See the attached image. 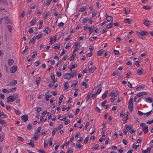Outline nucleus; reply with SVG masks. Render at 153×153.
I'll use <instances>...</instances> for the list:
<instances>
[{
    "instance_id": "1",
    "label": "nucleus",
    "mask_w": 153,
    "mask_h": 153,
    "mask_svg": "<svg viewBox=\"0 0 153 153\" xmlns=\"http://www.w3.org/2000/svg\"><path fill=\"white\" fill-rule=\"evenodd\" d=\"M18 97V94H14L9 96L7 98V102H12L16 100Z\"/></svg>"
},
{
    "instance_id": "2",
    "label": "nucleus",
    "mask_w": 153,
    "mask_h": 153,
    "mask_svg": "<svg viewBox=\"0 0 153 153\" xmlns=\"http://www.w3.org/2000/svg\"><path fill=\"white\" fill-rule=\"evenodd\" d=\"M133 100V98H131L129 100L128 102V108L131 112H132L133 110V104L132 103Z\"/></svg>"
},
{
    "instance_id": "3",
    "label": "nucleus",
    "mask_w": 153,
    "mask_h": 153,
    "mask_svg": "<svg viewBox=\"0 0 153 153\" xmlns=\"http://www.w3.org/2000/svg\"><path fill=\"white\" fill-rule=\"evenodd\" d=\"M136 33L138 36L140 37H141L143 36L146 35L147 34V32L145 30H142L140 32L137 31H136Z\"/></svg>"
},
{
    "instance_id": "4",
    "label": "nucleus",
    "mask_w": 153,
    "mask_h": 153,
    "mask_svg": "<svg viewBox=\"0 0 153 153\" xmlns=\"http://www.w3.org/2000/svg\"><path fill=\"white\" fill-rule=\"evenodd\" d=\"M143 21V24L147 27H149V26L151 25L150 22L149 20L145 19Z\"/></svg>"
},
{
    "instance_id": "5",
    "label": "nucleus",
    "mask_w": 153,
    "mask_h": 153,
    "mask_svg": "<svg viewBox=\"0 0 153 153\" xmlns=\"http://www.w3.org/2000/svg\"><path fill=\"white\" fill-rule=\"evenodd\" d=\"M105 17H106V19L108 22H113V18L112 16H108L107 15H106Z\"/></svg>"
},
{
    "instance_id": "6",
    "label": "nucleus",
    "mask_w": 153,
    "mask_h": 153,
    "mask_svg": "<svg viewBox=\"0 0 153 153\" xmlns=\"http://www.w3.org/2000/svg\"><path fill=\"white\" fill-rule=\"evenodd\" d=\"M28 119V116L27 115H23L22 116L21 119L23 122H26Z\"/></svg>"
},
{
    "instance_id": "7",
    "label": "nucleus",
    "mask_w": 153,
    "mask_h": 153,
    "mask_svg": "<svg viewBox=\"0 0 153 153\" xmlns=\"http://www.w3.org/2000/svg\"><path fill=\"white\" fill-rule=\"evenodd\" d=\"M17 82V81L16 80H14L12 81V82H10L7 85V86H11L12 85H16Z\"/></svg>"
},
{
    "instance_id": "8",
    "label": "nucleus",
    "mask_w": 153,
    "mask_h": 153,
    "mask_svg": "<svg viewBox=\"0 0 153 153\" xmlns=\"http://www.w3.org/2000/svg\"><path fill=\"white\" fill-rule=\"evenodd\" d=\"M17 70V67L16 66H13L11 69L10 72L11 73H15Z\"/></svg>"
},
{
    "instance_id": "9",
    "label": "nucleus",
    "mask_w": 153,
    "mask_h": 153,
    "mask_svg": "<svg viewBox=\"0 0 153 153\" xmlns=\"http://www.w3.org/2000/svg\"><path fill=\"white\" fill-rule=\"evenodd\" d=\"M63 77L65 79H70L71 78L69 73L65 74L63 76Z\"/></svg>"
},
{
    "instance_id": "10",
    "label": "nucleus",
    "mask_w": 153,
    "mask_h": 153,
    "mask_svg": "<svg viewBox=\"0 0 153 153\" xmlns=\"http://www.w3.org/2000/svg\"><path fill=\"white\" fill-rule=\"evenodd\" d=\"M144 134H146L148 131V126H145L142 128Z\"/></svg>"
},
{
    "instance_id": "11",
    "label": "nucleus",
    "mask_w": 153,
    "mask_h": 153,
    "mask_svg": "<svg viewBox=\"0 0 153 153\" xmlns=\"http://www.w3.org/2000/svg\"><path fill=\"white\" fill-rule=\"evenodd\" d=\"M89 69V71L90 73H93L94 72V70L96 69V67H94L93 68H90L89 66L88 67Z\"/></svg>"
},
{
    "instance_id": "12",
    "label": "nucleus",
    "mask_w": 153,
    "mask_h": 153,
    "mask_svg": "<svg viewBox=\"0 0 153 153\" xmlns=\"http://www.w3.org/2000/svg\"><path fill=\"white\" fill-rule=\"evenodd\" d=\"M76 71H74V72H71L70 74V76L71 78L74 77L76 75Z\"/></svg>"
},
{
    "instance_id": "13",
    "label": "nucleus",
    "mask_w": 153,
    "mask_h": 153,
    "mask_svg": "<svg viewBox=\"0 0 153 153\" xmlns=\"http://www.w3.org/2000/svg\"><path fill=\"white\" fill-rule=\"evenodd\" d=\"M8 65H11L13 63L14 61L13 59H8Z\"/></svg>"
},
{
    "instance_id": "14",
    "label": "nucleus",
    "mask_w": 153,
    "mask_h": 153,
    "mask_svg": "<svg viewBox=\"0 0 153 153\" xmlns=\"http://www.w3.org/2000/svg\"><path fill=\"white\" fill-rule=\"evenodd\" d=\"M4 19L5 20V22L6 24L11 23V22L8 19L7 16H5L4 18Z\"/></svg>"
},
{
    "instance_id": "15",
    "label": "nucleus",
    "mask_w": 153,
    "mask_h": 153,
    "mask_svg": "<svg viewBox=\"0 0 153 153\" xmlns=\"http://www.w3.org/2000/svg\"><path fill=\"white\" fill-rule=\"evenodd\" d=\"M88 29H89V33L90 35L91 33L93 31L94 27L93 26H92L90 27H88Z\"/></svg>"
},
{
    "instance_id": "16",
    "label": "nucleus",
    "mask_w": 153,
    "mask_h": 153,
    "mask_svg": "<svg viewBox=\"0 0 153 153\" xmlns=\"http://www.w3.org/2000/svg\"><path fill=\"white\" fill-rule=\"evenodd\" d=\"M124 10L125 11V14H127L129 13L130 12V10L128 8L126 7H125L124 8Z\"/></svg>"
},
{
    "instance_id": "17",
    "label": "nucleus",
    "mask_w": 153,
    "mask_h": 153,
    "mask_svg": "<svg viewBox=\"0 0 153 153\" xmlns=\"http://www.w3.org/2000/svg\"><path fill=\"white\" fill-rule=\"evenodd\" d=\"M151 150V149L150 147H148L146 150H143L142 151L143 153H147L148 152H150Z\"/></svg>"
},
{
    "instance_id": "18",
    "label": "nucleus",
    "mask_w": 153,
    "mask_h": 153,
    "mask_svg": "<svg viewBox=\"0 0 153 153\" xmlns=\"http://www.w3.org/2000/svg\"><path fill=\"white\" fill-rule=\"evenodd\" d=\"M124 22L126 23L130 24H131V19L129 18L125 19L124 20Z\"/></svg>"
},
{
    "instance_id": "19",
    "label": "nucleus",
    "mask_w": 153,
    "mask_h": 153,
    "mask_svg": "<svg viewBox=\"0 0 153 153\" xmlns=\"http://www.w3.org/2000/svg\"><path fill=\"white\" fill-rule=\"evenodd\" d=\"M113 23L112 22H111V23H109L106 26V28L108 29H109L110 28H111L113 26Z\"/></svg>"
},
{
    "instance_id": "20",
    "label": "nucleus",
    "mask_w": 153,
    "mask_h": 153,
    "mask_svg": "<svg viewBox=\"0 0 153 153\" xmlns=\"http://www.w3.org/2000/svg\"><path fill=\"white\" fill-rule=\"evenodd\" d=\"M105 51L104 50H101L100 51H98L97 52V54L99 56H100Z\"/></svg>"
},
{
    "instance_id": "21",
    "label": "nucleus",
    "mask_w": 153,
    "mask_h": 153,
    "mask_svg": "<svg viewBox=\"0 0 153 153\" xmlns=\"http://www.w3.org/2000/svg\"><path fill=\"white\" fill-rule=\"evenodd\" d=\"M125 127L126 128V129H128V131L131 129L132 127V125L131 124L127 126L126 125L125 126Z\"/></svg>"
},
{
    "instance_id": "22",
    "label": "nucleus",
    "mask_w": 153,
    "mask_h": 153,
    "mask_svg": "<svg viewBox=\"0 0 153 153\" xmlns=\"http://www.w3.org/2000/svg\"><path fill=\"white\" fill-rule=\"evenodd\" d=\"M36 22V19L34 18L30 22V24L31 25H33Z\"/></svg>"
},
{
    "instance_id": "23",
    "label": "nucleus",
    "mask_w": 153,
    "mask_h": 153,
    "mask_svg": "<svg viewBox=\"0 0 153 153\" xmlns=\"http://www.w3.org/2000/svg\"><path fill=\"white\" fill-rule=\"evenodd\" d=\"M1 134V135H0V140L1 142L2 141L4 140L5 136L4 134Z\"/></svg>"
},
{
    "instance_id": "24",
    "label": "nucleus",
    "mask_w": 153,
    "mask_h": 153,
    "mask_svg": "<svg viewBox=\"0 0 153 153\" xmlns=\"http://www.w3.org/2000/svg\"><path fill=\"white\" fill-rule=\"evenodd\" d=\"M152 99L150 97H148L145 99V101L146 102H151L153 101V100H152Z\"/></svg>"
},
{
    "instance_id": "25",
    "label": "nucleus",
    "mask_w": 153,
    "mask_h": 153,
    "mask_svg": "<svg viewBox=\"0 0 153 153\" xmlns=\"http://www.w3.org/2000/svg\"><path fill=\"white\" fill-rule=\"evenodd\" d=\"M144 69L143 68H141L140 70H138L137 72V74L140 75L143 71Z\"/></svg>"
},
{
    "instance_id": "26",
    "label": "nucleus",
    "mask_w": 153,
    "mask_h": 153,
    "mask_svg": "<svg viewBox=\"0 0 153 153\" xmlns=\"http://www.w3.org/2000/svg\"><path fill=\"white\" fill-rule=\"evenodd\" d=\"M0 3L1 4H6L7 5H8V2L7 1V0H0Z\"/></svg>"
},
{
    "instance_id": "27",
    "label": "nucleus",
    "mask_w": 153,
    "mask_h": 153,
    "mask_svg": "<svg viewBox=\"0 0 153 153\" xmlns=\"http://www.w3.org/2000/svg\"><path fill=\"white\" fill-rule=\"evenodd\" d=\"M76 54L75 53H73L72 55L71 56L70 58V60L73 61L74 60V59L76 56Z\"/></svg>"
},
{
    "instance_id": "28",
    "label": "nucleus",
    "mask_w": 153,
    "mask_h": 153,
    "mask_svg": "<svg viewBox=\"0 0 153 153\" xmlns=\"http://www.w3.org/2000/svg\"><path fill=\"white\" fill-rule=\"evenodd\" d=\"M52 0H48L44 2V4L46 5H49L50 4Z\"/></svg>"
},
{
    "instance_id": "29",
    "label": "nucleus",
    "mask_w": 153,
    "mask_h": 153,
    "mask_svg": "<svg viewBox=\"0 0 153 153\" xmlns=\"http://www.w3.org/2000/svg\"><path fill=\"white\" fill-rule=\"evenodd\" d=\"M40 77H37L36 79V84L37 85H38V84H39V82H40Z\"/></svg>"
},
{
    "instance_id": "30",
    "label": "nucleus",
    "mask_w": 153,
    "mask_h": 153,
    "mask_svg": "<svg viewBox=\"0 0 153 153\" xmlns=\"http://www.w3.org/2000/svg\"><path fill=\"white\" fill-rule=\"evenodd\" d=\"M86 7L84 6H82L80 9L79 11L80 12H83L86 9Z\"/></svg>"
},
{
    "instance_id": "31",
    "label": "nucleus",
    "mask_w": 153,
    "mask_h": 153,
    "mask_svg": "<svg viewBox=\"0 0 153 153\" xmlns=\"http://www.w3.org/2000/svg\"><path fill=\"white\" fill-rule=\"evenodd\" d=\"M2 91L4 93H10V91L9 90H8L6 89H4L2 90Z\"/></svg>"
},
{
    "instance_id": "32",
    "label": "nucleus",
    "mask_w": 153,
    "mask_h": 153,
    "mask_svg": "<svg viewBox=\"0 0 153 153\" xmlns=\"http://www.w3.org/2000/svg\"><path fill=\"white\" fill-rule=\"evenodd\" d=\"M43 32H45L47 34H48L51 31L49 29V28L48 27L46 28L45 30L43 31Z\"/></svg>"
},
{
    "instance_id": "33",
    "label": "nucleus",
    "mask_w": 153,
    "mask_h": 153,
    "mask_svg": "<svg viewBox=\"0 0 153 153\" xmlns=\"http://www.w3.org/2000/svg\"><path fill=\"white\" fill-rule=\"evenodd\" d=\"M7 27L9 32H10L12 31V28L11 26L10 25H8L7 26Z\"/></svg>"
},
{
    "instance_id": "34",
    "label": "nucleus",
    "mask_w": 153,
    "mask_h": 153,
    "mask_svg": "<svg viewBox=\"0 0 153 153\" xmlns=\"http://www.w3.org/2000/svg\"><path fill=\"white\" fill-rule=\"evenodd\" d=\"M99 147V146L97 144H96L95 145V146L92 147V149H93L97 150Z\"/></svg>"
},
{
    "instance_id": "35",
    "label": "nucleus",
    "mask_w": 153,
    "mask_h": 153,
    "mask_svg": "<svg viewBox=\"0 0 153 153\" xmlns=\"http://www.w3.org/2000/svg\"><path fill=\"white\" fill-rule=\"evenodd\" d=\"M60 47V45L59 44H56V45L53 48L55 50H56L58 49Z\"/></svg>"
},
{
    "instance_id": "36",
    "label": "nucleus",
    "mask_w": 153,
    "mask_h": 153,
    "mask_svg": "<svg viewBox=\"0 0 153 153\" xmlns=\"http://www.w3.org/2000/svg\"><path fill=\"white\" fill-rule=\"evenodd\" d=\"M81 85L82 86H85V88H87L88 86L87 84L86 83V82H82V83L81 84Z\"/></svg>"
},
{
    "instance_id": "37",
    "label": "nucleus",
    "mask_w": 153,
    "mask_h": 153,
    "mask_svg": "<svg viewBox=\"0 0 153 153\" xmlns=\"http://www.w3.org/2000/svg\"><path fill=\"white\" fill-rule=\"evenodd\" d=\"M102 90L101 88H99L98 89L96 93H95L96 95H98L99 94L100 92H101Z\"/></svg>"
},
{
    "instance_id": "38",
    "label": "nucleus",
    "mask_w": 153,
    "mask_h": 153,
    "mask_svg": "<svg viewBox=\"0 0 153 153\" xmlns=\"http://www.w3.org/2000/svg\"><path fill=\"white\" fill-rule=\"evenodd\" d=\"M36 39L35 37V36H34L30 40L29 43H30L32 42H34L36 40Z\"/></svg>"
},
{
    "instance_id": "39",
    "label": "nucleus",
    "mask_w": 153,
    "mask_h": 153,
    "mask_svg": "<svg viewBox=\"0 0 153 153\" xmlns=\"http://www.w3.org/2000/svg\"><path fill=\"white\" fill-rule=\"evenodd\" d=\"M68 85V82H65V84L64 85V87L65 88V89H67L68 88L69 86Z\"/></svg>"
},
{
    "instance_id": "40",
    "label": "nucleus",
    "mask_w": 153,
    "mask_h": 153,
    "mask_svg": "<svg viewBox=\"0 0 153 153\" xmlns=\"http://www.w3.org/2000/svg\"><path fill=\"white\" fill-rule=\"evenodd\" d=\"M88 20L87 18H84L82 20V22L83 23H86L87 21Z\"/></svg>"
},
{
    "instance_id": "41",
    "label": "nucleus",
    "mask_w": 153,
    "mask_h": 153,
    "mask_svg": "<svg viewBox=\"0 0 153 153\" xmlns=\"http://www.w3.org/2000/svg\"><path fill=\"white\" fill-rule=\"evenodd\" d=\"M77 82L76 81H74V82L72 84L71 86L75 87L77 85Z\"/></svg>"
},
{
    "instance_id": "42",
    "label": "nucleus",
    "mask_w": 153,
    "mask_h": 153,
    "mask_svg": "<svg viewBox=\"0 0 153 153\" xmlns=\"http://www.w3.org/2000/svg\"><path fill=\"white\" fill-rule=\"evenodd\" d=\"M14 111L17 115H19L21 113L20 111L19 110L15 109L14 110Z\"/></svg>"
},
{
    "instance_id": "43",
    "label": "nucleus",
    "mask_w": 153,
    "mask_h": 153,
    "mask_svg": "<svg viewBox=\"0 0 153 153\" xmlns=\"http://www.w3.org/2000/svg\"><path fill=\"white\" fill-rule=\"evenodd\" d=\"M30 142L28 143V144L30 145L32 147H34L35 146V145L34 143H31V142L32 141V140H30Z\"/></svg>"
},
{
    "instance_id": "44",
    "label": "nucleus",
    "mask_w": 153,
    "mask_h": 153,
    "mask_svg": "<svg viewBox=\"0 0 153 153\" xmlns=\"http://www.w3.org/2000/svg\"><path fill=\"white\" fill-rule=\"evenodd\" d=\"M64 25V23L62 22H61L60 23L58 24L57 25L59 27H61L63 26Z\"/></svg>"
},
{
    "instance_id": "45",
    "label": "nucleus",
    "mask_w": 153,
    "mask_h": 153,
    "mask_svg": "<svg viewBox=\"0 0 153 153\" xmlns=\"http://www.w3.org/2000/svg\"><path fill=\"white\" fill-rule=\"evenodd\" d=\"M143 8L145 10H149L151 8L150 7L148 6H144L143 7Z\"/></svg>"
},
{
    "instance_id": "46",
    "label": "nucleus",
    "mask_w": 153,
    "mask_h": 153,
    "mask_svg": "<svg viewBox=\"0 0 153 153\" xmlns=\"http://www.w3.org/2000/svg\"><path fill=\"white\" fill-rule=\"evenodd\" d=\"M107 102V100H105L102 103V104H101L104 107H105V104H106V103Z\"/></svg>"
},
{
    "instance_id": "47",
    "label": "nucleus",
    "mask_w": 153,
    "mask_h": 153,
    "mask_svg": "<svg viewBox=\"0 0 153 153\" xmlns=\"http://www.w3.org/2000/svg\"><path fill=\"white\" fill-rule=\"evenodd\" d=\"M143 96L142 92H140L139 93L137 94L136 95L137 97H140L142 96Z\"/></svg>"
},
{
    "instance_id": "48",
    "label": "nucleus",
    "mask_w": 153,
    "mask_h": 153,
    "mask_svg": "<svg viewBox=\"0 0 153 153\" xmlns=\"http://www.w3.org/2000/svg\"><path fill=\"white\" fill-rule=\"evenodd\" d=\"M42 35L39 34V35H38L36 36H35V37H36V39H39L42 38Z\"/></svg>"
},
{
    "instance_id": "49",
    "label": "nucleus",
    "mask_w": 153,
    "mask_h": 153,
    "mask_svg": "<svg viewBox=\"0 0 153 153\" xmlns=\"http://www.w3.org/2000/svg\"><path fill=\"white\" fill-rule=\"evenodd\" d=\"M49 95L48 94H45V100L47 101H48L49 100Z\"/></svg>"
},
{
    "instance_id": "50",
    "label": "nucleus",
    "mask_w": 153,
    "mask_h": 153,
    "mask_svg": "<svg viewBox=\"0 0 153 153\" xmlns=\"http://www.w3.org/2000/svg\"><path fill=\"white\" fill-rule=\"evenodd\" d=\"M16 87L13 88H12L11 89L9 90L10 91V93L11 92H13L14 91H16Z\"/></svg>"
},
{
    "instance_id": "51",
    "label": "nucleus",
    "mask_w": 153,
    "mask_h": 153,
    "mask_svg": "<svg viewBox=\"0 0 153 153\" xmlns=\"http://www.w3.org/2000/svg\"><path fill=\"white\" fill-rule=\"evenodd\" d=\"M152 111V110H151V111H150L148 112L144 113V114H145L146 116H149L151 114Z\"/></svg>"
},
{
    "instance_id": "52",
    "label": "nucleus",
    "mask_w": 153,
    "mask_h": 153,
    "mask_svg": "<svg viewBox=\"0 0 153 153\" xmlns=\"http://www.w3.org/2000/svg\"><path fill=\"white\" fill-rule=\"evenodd\" d=\"M32 126L29 124L27 126V129L28 130H30L32 128Z\"/></svg>"
},
{
    "instance_id": "53",
    "label": "nucleus",
    "mask_w": 153,
    "mask_h": 153,
    "mask_svg": "<svg viewBox=\"0 0 153 153\" xmlns=\"http://www.w3.org/2000/svg\"><path fill=\"white\" fill-rule=\"evenodd\" d=\"M34 64L37 67L40 64V62L39 61H37L35 62Z\"/></svg>"
},
{
    "instance_id": "54",
    "label": "nucleus",
    "mask_w": 153,
    "mask_h": 153,
    "mask_svg": "<svg viewBox=\"0 0 153 153\" xmlns=\"http://www.w3.org/2000/svg\"><path fill=\"white\" fill-rule=\"evenodd\" d=\"M89 138L88 136L84 140V142L85 144L86 143L88 142Z\"/></svg>"
},
{
    "instance_id": "55",
    "label": "nucleus",
    "mask_w": 153,
    "mask_h": 153,
    "mask_svg": "<svg viewBox=\"0 0 153 153\" xmlns=\"http://www.w3.org/2000/svg\"><path fill=\"white\" fill-rule=\"evenodd\" d=\"M0 98L2 100H3L4 98V95L2 93L0 94Z\"/></svg>"
},
{
    "instance_id": "56",
    "label": "nucleus",
    "mask_w": 153,
    "mask_h": 153,
    "mask_svg": "<svg viewBox=\"0 0 153 153\" xmlns=\"http://www.w3.org/2000/svg\"><path fill=\"white\" fill-rule=\"evenodd\" d=\"M6 109L8 111H10L11 110V109L9 105H6Z\"/></svg>"
},
{
    "instance_id": "57",
    "label": "nucleus",
    "mask_w": 153,
    "mask_h": 153,
    "mask_svg": "<svg viewBox=\"0 0 153 153\" xmlns=\"http://www.w3.org/2000/svg\"><path fill=\"white\" fill-rule=\"evenodd\" d=\"M91 96V94L89 93L87 95V97L86 98V101H88V100L90 98Z\"/></svg>"
},
{
    "instance_id": "58",
    "label": "nucleus",
    "mask_w": 153,
    "mask_h": 153,
    "mask_svg": "<svg viewBox=\"0 0 153 153\" xmlns=\"http://www.w3.org/2000/svg\"><path fill=\"white\" fill-rule=\"evenodd\" d=\"M5 121L4 120H0V123L1 125L5 124Z\"/></svg>"
},
{
    "instance_id": "59",
    "label": "nucleus",
    "mask_w": 153,
    "mask_h": 153,
    "mask_svg": "<svg viewBox=\"0 0 153 153\" xmlns=\"http://www.w3.org/2000/svg\"><path fill=\"white\" fill-rule=\"evenodd\" d=\"M18 139L21 141H23L24 140V139L21 137L18 136Z\"/></svg>"
},
{
    "instance_id": "60",
    "label": "nucleus",
    "mask_w": 153,
    "mask_h": 153,
    "mask_svg": "<svg viewBox=\"0 0 153 153\" xmlns=\"http://www.w3.org/2000/svg\"><path fill=\"white\" fill-rule=\"evenodd\" d=\"M41 129V127H39L37 129V130L36 131V132L37 133H39Z\"/></svg>"
},
{
    "instance_id": "61",
    "label": "nucleus",
    "mask_w": 153,
    "mask_h": 153,
    "mask_svg": "<svg viewBox=\"0 0 153 153\" xmlns=\"http://www.w3.org/2000/svg\"><path fill=\"white\" fill-rule=\"evenodd\" d=\"M64 20H63L64 22H66L68 20V18L67 16H65L63 17Z\"/></svg>"
},
{
    "instance_id": "62",
    "label": "nucleus",
    "mask_w": 153,
    "mask_h": 153,
    "mask_svg": "<svg viewBox=\"0 0 153 153\" xmlns=\"http://www.w3.org/2000/svg\"><path fill=\"white\" fill-rule=\"evenodd\" d=\"M77 67V65L76 64H74V65H72L71 66V67L72 68V69H74L76 67Z\"/></svg>"
},
{
    "instance_id": "63",
    "label": "nucleus",
    "mask_w": 153,
    "mask_h": 153,
    "mask_svg": "<svg viewBox=\"0 0 153 153\" xmlns=\"http://www.w3.org/2000/svg\"><path fill=\"white\" fill-rule=\"evenodd\" d=\"M33 139L34 140H37L38 139V136L34 135V136L33 137Z\"/></svg>"
},
{
    "instance_id": "64",
    "label": "nucleus",
    "mask_w": 153,
    "mask_h": 153,
    "mask_svg": "<svg viewBox=\"0 0 153 153\" xmlns=\"http://www.w3.org/2000/svg\"><path fill=\"white\" fill-rule=\"evenodd\" d=\"M70 122V120H65L64 122V123L65 125H67Z\"/></svg>"
}]
</instances>
